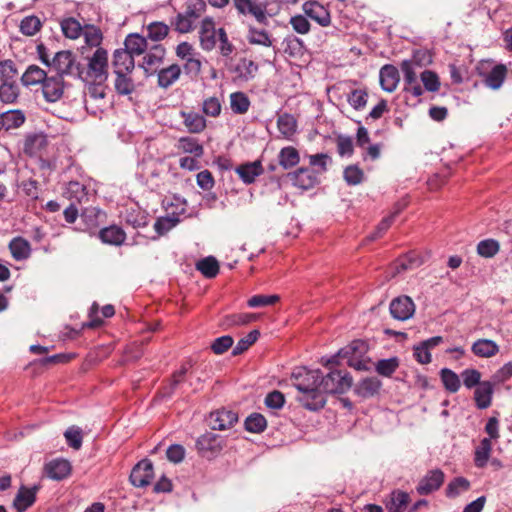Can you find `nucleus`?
Instances as JSON below:
<instances>
[{
  "instance_id": "f257e3e1",
  "label": "nucleus",
  "mask_w": 512,
  "mask_h": 512,
  "mask_svg": "<svg viewBox=\"0 0 512 512\" xmlns=\"http://www.w3.org/2000/svg\"><path fill=\"white\" fill-rule=\"evenodd\" d=\"M293 385L299 394L296 399L308 410L316 411L324 407L326 397L322 396L320 390L321 371L310 370L305 367L297 368L292 373Z\"/></svg>"
},
{
  "instance_id": "f03ea898",
  "label": "nucleus",
  "mask_w": 512,
  "mask_h": 512,
  "mask_svg": "<svg viewBox=\"0 0 512 512\" xmlns=\"http://www.w3.org/2000/svg\"><path fill=\"white\" fill-rule=\"evenodd\" d=\"M85 83L105 84L108 79V52L98 47L94 53L87 57V67H80V77Z\"/></svg>"
},
{
  "instance_id": "7ed1b4c3",
  "label": "nucleus",
  "mask_w": 512,
  "mask_h": 512,
  "mask_svg": "<svg viewBox=\"0 0 512 512\" xmlns=\"http://www.w3.org/2000/svg\"><path fill=\"white\" fill-rule=\"evenodd\" d=\"M205 0H187L185 10L176 15L172 25L177 32L186 34L194 30L196 22L206 11Z\"/></svg>"
},
{
  "instance_id": "20e7f679",
  "label": "nucleus",
  "mask_w": 512,
  "mask_h": 512,
  "mask_svg": "<svg viewBox=\"0 0 512 512\" xmlns=\"http://www.w3.org/2000/svg\"><path fill=\"white\" fill-rule=\"evenodd\" d=\"M319 385L322 396L326 397L327 394H342L350 389L352 378L346 371L334 370L325 376L321 373Z\"/></svg>"
},
{
  "instance_id": "39448f33",
  "label": "nucleus",
  "mask_w": 512,
  "mask_h": 512,
  "mask_svg": "<svg viewBox=\"0 0 512 512\" xmlns=\"http://www.w3.org/2000/svg\"><path fill=\"white\" fill-rule=\"evenodd\" d=\"M80 63L76 61L71 51L63 50L57 52L51 60V68L56 71L61 78L64 76L80 77Z\"/></svg>"
},
{
  "instance_id": "423d86ee",
  "label": "nucleus",
  "mask_w": 512,
  "mask_h": 512,
  "mask_svg": "<svg viewBox=\"0 0 512 512\" xmlns=\"http://www.w3.org/2000/svg\"><path fill=\"white\" fill-rule=\"evenodd\" d=\"M488 64H490V61H485L477 68L478 75L487 88L499 90L505 82L508 69L504 64H496L490 70H487L485 66Z\"/></svg>"
},
{
  "instance_id": "0eeeda50",
  "label": "nucleus",
  "mask_w": 512,
  "mask_h": 512,
  "mask_svg": "<svg viewBox=\"0 0 512 512\" xmlns=\"http://www.w3.org/2000/svg\"><path fill=\"white\" fill-rule=\"evenodd\" d=\"M86 84L87 88L84 96L85 108L89 113L97 115L99 112H102L106 106V86L105 84L99 83Z\"/></svg>"
},
{
  "instance_id": "6e6552de",
  "label": "nucleus",
  "mask_w": 512,
  "mask_h": 512,
  "mask_svg": "<svg viewBox=\"0 0 512 512\" xmlns=\"http://www.w3.org/2000/svg\"><path fill=\"white\" fill-rule=\"evenodd\" d=\"M235 9L240 15H250L260 24H265L267 18V5L258 0H233Z\"/></svg>"
},
{
  "instance_id": "1a4fd4ad",
  "label": "nucleus",
  "mask_w": 512,
  "mask_h": 512,
  "mask_svg": "<svg viewBox=\"0 0 512 512\" xmlns=\"http://www.w3.org/2000/svg\"><path fill=\"white\" fill-rule=\"evenodd\" d=\"M404 79V91L412 94L414 97H419L423 94V89L418 82L417 70L415 67V61L403 60L400 65Z\"/></svg>"
},
{
  "instance_id": "9d476101",
  "label": "nucleus",
  "mask_w": 512,
  "mask_h": 512,
  "mask_svg": "<svg viewBox=\"0 0 512 512\" xmlns=\"http://www.w3.org/2000/svg\"><path fill=\"white\" fill-rule=\"evenodd\" d=\"M166 55V49L161 44H156L150 47L143 57L142 64L140 65L144 71L151 75L156 73L160 66L163 64Z\"/></svg>"
},
{
  "instance_id": "9b49d317",
  "label": "nucleus",
  "mask_w": 512,
  "mask_h": 512,
  "mask_svg": "<svg viewBox=\"0 0 512 512\" xmlns=\"http://www.w3.org/2000/svg\"><path fill=\"white\" fill-rule=\"evenodd\" d=\"M199 39L201 48L205 51H212L217 44L218 29L212 17H205L201 21L199 29Z\"/></svg>"
},
{
  "instance_id": "f8f14e48",
  "label": "nucleus",
  "mask_w": 512,
  "mask_h": 512,
  "mask_svg": "<svg viewBox=\"0 0 512 512\" xmlns=\"http://www.w3.org/2000/svg\"><path fill=\"white\" fill-rule=\"evenodd\" d=\"M196 447L202 456L209 457L222 450V439L215 433L207 432L197 439Z\"/></svg>"
},
{
  "instance_id": "ddd939ff",
  "label": "nucleus",
  "mask_w": 512,
  "mask_h": 512,
  "mask_svg": "<svg viewBox=\"0 0 512 512\" xmlns=\"http://www.w3.org/2000/svg\"><path fill=\"white\" fill-rule=\"evenodd\" d=\"M153 477L152 463L149 460H142L131 471L130 481L135 487H145L151 483Z\"/></svg>"
},
{
  "instance_id": "4468645a",
  "label": "nucleus",
  "mask_w": 512,
  "mask_h": 512,
  "mask_svg": "<svg viewBox=\"0 0 512 512\" xmlns=\"http://www.w3.org/2000/svg\"><path fill=\"white\" fill-rule=\"evenodd\" d=\"M389 308L392 317L401 321L411 318L415 312L414 302L408 296L393 299Z\"/></svg>"
},
{
  "instance_id": "2eb2a0df",
  "label": "nucleus",
  "mask_w": 512,
  "mask_h": 512,
  "mask_svg": "<svg viewBox=\"0 0 512 512\" xmlns=\"http://www.w3.org/2000/svg\"><path fill=\"white\" fill-rule=\"evenodd\" d=\"M288 178L291 180L293 186L301 190H310L318 183L315 172L309 168H299L289 173Z\"/></svg>"
},
{
  "instance_id": "dca6fc26",
  "label": "nucleus",
  "mask_w": 512,
  "mask_h": 512,
  "mask_svg": "<svg viewBox=\"0 0 512 512\" xmlns=\"http://www.w3.org/2000/svg\"><path fill=\"white\" fill-rule=\"evenodd\" d=\"M64 92L63 78L59 76H51L42 83L43 97L47 102L55 103L61 99Z\"/></svg>"
},
{
  "instance_id": "f3484780",
  "label": "nucleus",
  "mask_w": 512,
  "mask_h": 512,
  "mask_svg": "<svg viewBox=\"0 0 512 512\" xmlns=\"http://www.w3.org/2000/svg\"><path fill=\"white\" fill-rule=\"evenodd\" d=\"M444 482V473L440 469L431 470L419 482L417 492L427 495L438 490Z\"/></svg>"
},
{
  "instance_id": "a211bd4d",
  "label": "nucleus",
  "mask_w": 512,
  "mask_h": 512,
  "mask_svg": "<svg viewBox=\"0 0 512 512\" xmlns=\"http://www.w3.org/2000/svg\"><path fill=\"white\" fill-rule=\"evenodd\" d=\"M238 421V416L231 410H218L210 414L209 425L213 430H226Z\"/></svg>"
},
{
  "instance_id": "6ab92c4d",
  "label": "nucleus",
  "mask_w": 512,
  "mask_h": 512,
  "mask_svg": "<svg viewBox=\"0 0 512 512\" xmlns=\"http://www.w3.org/2000/svg\"><path fill=\"white\" fill-rule=\"evenodd\" d=\"M303 11L306 16L323 27L328 26L331 22L328 10L316 1L305 2L303 4Z\"/></svg>"
},
{
  "instance_id": "aec40b11",
  "label": "nucleus",
  "mask_w": 512,
  "mask_h": 512,
  "mask_svg": "<svg viewBox=\"0 0 512 512\" xmlns=\"http://www.w3.org/2000/svg\"><path fill=\"white\" fill-rule=\"evenodd\" d=\"M71 469V464L66 459H54L48 462L44 467L47 477L56 481H60L68 477L71 473Z\"/></svg>"
},
{
  "instance_id": "412c9836",
  "label": "nucleus",
  "mask_w": 512,
  "mask_h": 512,
  "mask_svg": "<svg viewBox=\"0 0 512 512\" xmlns=\"http://www.w3.org/2000/svg\"><path fill=\"white\" fill-rule=\"evenodd\" d=\"M112 66L114 73H132L135 68L134 56L123 48L113 53Z\"/></svg>"
},
{
  "instance_id": "4be33fe9",
  "label": "nucleus",
  "mask_w": 512,
  "mask_h": 512,
  "mask_svg": "<svg viewBox=\"0 0 512 512\" xmlns=\"http://www.w3.org/2000/svg\"><path fill=\"white\" fill-rule=\"evenodd\" d=\"M297 120L291 114L284 113L277 118V128L280 136L288 141H292L297 133Z\"/></svg>"
},
{
  "instance_id": "5701e85b",
  "label": "nucleus",
  "mask_w": 512,
  "mask_h": 512,
  "mask_svg": "<svg viewBox=\"0 0 512 512\" xmlns=\"http://www.w3.org/2000/svg\"><path fill=\"white\" fill-rule=\"evenodd\" d=\"M380 84L384 91L393 92L399 83V72L393 65H385L380 70Z\"/></svg>"
},
{
  "instance_id": "b1692460",
  "label": "nucleus",
  "mask_w": 512,
  "mask_h": 512,
  "mask_svg": "<svg viewBox=\"0 0 512 512\" xmlns=\"http://www.w3.org/2000/svg\"><path fill=\"white\" fill-rule=\"evenodd\" d=\"M180 115L188 132L199 134L205 130L207 126L206 119L201 114L194 111H181Z\"/></svg>"
},
{
  "instance_id": "393cba45",
  "label": "nucleus",
  "mask_w": 512,
  "mask_h": 512,
  "mask_svg": "<svg viewBox=\"0 0 512 512\" xmlns=\"http://www.w3.org/2000/svg\"><path fill=\"white\" fill-rule=\"evenodd\" d=\"M181 72V67L178 64L159 69L157 71L158 86L164 89L169 88L179 80Z\"/></svg>"
},
{
  "instance_id": "a878e982",
  "label": "nucleus",
  "mask_w": 512,
  "mask_h": 512,
  "mask_svg": "<svg viewBox=\"0 0 512 512\" xmlns=\"http://www.w3.org/2000/svg\"><path fill=\"white\" fill-rule=\"evenodd\" d=\"M123 49L134 57L140 56L148 49L147 38L138 33H131L126 36Z\"/></svg>"
},
{
  "instance_id": "bb28decb",
  "label": "nucleus",
  "mask_w": 512,
  "mask_h": 512,
  "mask_svg": "<svg viewBox=\"0 0 512 512\" xmlns=\"http://www.w3.org/2000/svg\"><path fill=\"white\" fill-rule=\"evenodd\" d=\"M494 392L493 384L489 381H483L476 387L474 400L479 409H486L491 405Z\"/></svg>"
},
{
  "instance_id": "cd10ccee",
  "label": "nucleus",
  "mask_w": 512,
  "mask_h": 512,
  "mask_svg": "<svg viewBox=\"0 0 512 512\" xmlns=\"http://www.w3.org/2000/svg\"><path fill=\"white\" fill-rule=\"evenodd\" d=\"M235 171L244 183L251 184L263 173V167L260 161H254L238 166Z\"/></svg>"
},
{
  "instance_id": "c85d7f7f",
  "label": "nucleus",
  "mask_w": 512,
  "mask_h": 512,
  "mask_svg": "<svg viewBox=\"0 0 512 512\" xmlns=\"http://www.w3.org/2000/svg\"><path fill=\"white\" fill-rule=\"evenodd\" d=\"M99 238L105 244L119 246L124 243L126 233L118 226L112 225L100 230Z\"/></svg>"
},
{
  "instance_id": "c756f323",
  "label": "nucleus",
  "mask_w": 512,
  "mask_h": 512,
  "mask_svg": "<svg viewBox=\"0 0 512 512\" xmlns=\"http://www.w3.org/2000/svg\"><path fill=\"white\" fill-rule=\"evenodd\" d=\"M409 501L410 496L408 493L401 490H394L390 493L385 505L389 512H403Z\"/></svg>"
},
{
  "instance_id": "7c9ffc66",
  "label": "nucleus",
  "mask_w": 512,
  "mask_h": 512,
  "mask_svg": "<svg viewBox=\"0 0 512 512\" xmlns=\"http://www.w3.org/2000/svg\"><path fill=\"white\" fill-rule=\"evenodd\" d=\"M26 116L21 110H9L0 115V124L6 131L21 127Z\"/></svg>"
},
{
  "instance_id": "2f4dec72",
  "label": "nucleus",
  "mask_w": 512,
  "mask_h": 512,
  "mask_svg": "<svg viewBox=\"0 0 512 512\" xmlns=\"http://www.w3.org/2000/svg\"><path fill=\"white\" fill-rule=\"evenodd\" d=\"M472 352L481 358H490L499 352V346L490 339H478L471 347Z\"/></svg>"
},
{
  "instance_id": "473e14b6",
  "label": "nucleus",
  "mask_w": 512,
  "mask_h": 512,
  "mask_svg": "<svg viewBox=\"0 0 512 512\" xmlns=\"http://www.w3.org/2000/svg\"><path fill=\"white\" fill-rule=\"evenodd\" d=\"M47 78L45 70L37 65H29L21 77V83L25 87L42 84Z\"/></svg>"
},
{
  "instance_id": "72a5a7b5",
  "label": "nucleus",
  "mask_w": 512,
  "mask_h": 512,
  "mask_svg": "<svg viewBox=\"0 0 512 512\" xmlns=\"http://www.w3.org/2000/svg\"><path fill=\"white\" fill-rule=\"evenodd\" d=\"M36 500V488L21 487L14 499V507L18 512H24Z\"/></svg>"
},
{
  "instance_id": "f704fd0d",
  "label": "nucleus",
  "mask_w": 512,
  "mask_h": 512,
  "mask_svg": "<svg viewBox=\"0 0 512 512\" xmlns=\"http://www.w3.org/2000/svg\"><path fill=\"white\" fill-rule=\"evenodd\" d=\"M12 257L15 260L21 261L27 259L31 254L30 243L21 237H16L11 240L9 244Z\"/></svg>"
},
{
  "instance_id": "c9c22d12",
  "label": "nucleus",
  "mask_w": 512,
  "mask_h": 512,
  "mask_svg": "<svg viewBox=\"0 0 512 512\" xmlns=\"http://www.w3.org/2000/svg\"><path fill=\"white\" fill-rule=\"evenodd\" d=\"M492 442L489 438H483L474 452V463L478 468H484L491 456Z\"/></svg>"
},
{
  "instance_id": "e433bc0d",
  "label": "nucleus",
  "mask_w": 512,
  "mask_h": 512,
  "mask_svg": "<svg viewBox=\"0 0 512 512\" xmlns=\"http://www.w3.org/2000/svg\"><path fill=\"white\" fill-rule=\"evenodd\" d=\"M20 95V88L17 81L0 82V102L13 104Z\"/></svg>"
},
{
  "instance_id": "4c0bfd02",
  "label": "nucleus",
  "mask_w": 512,
  "mask_h": 512,
  "mask_svg": "<svg viewBox=\"0 0 512 512\" xmlns=\"http://www.w3.org/2000/svg\"><path fill=\"white\" fill-rule=\"evenodd\" d=\"M278 161L283 169L288 170L300 162V154L296 148L287 146L280 150Z\"/></svg>"
},
{
  "instance_id": "58836bf2",
  "label": "nucleus",
  "mask_w": 512,
  "mask_h": 512,
  "mask_svg": "<svg viewBox=\"0 0 512 512\" xmlns=\"http://www.w3.org/2000/svg\"><path fill=\"white\" fill-rule=\"evenodd\" d=\"M247 40L252 45H260L263 47H271L273 39L264 29H258L250 26L247 33Z\"/></svg>"
},
{
  "instance_id": "ea45409f",
  "label": "nucleus",
  "mask_w": 512,
  "mask_h": 512,
  "mask_svg": "<svg viewBox=\"0 0 512 512\" xmlns=\"http://www.w3.org/2000/svg\"><path fill=\"white\" fill-rule=\"evenodd\" d=\"M196 268L207 278H214L219 272V263L213 256L205 257L199 260Z\"/></svg>"
},
{
  "instance_id": "a19ab883",
  "label": "nucleus",
  "mask_w": 512,
  "mask_h": 512,
  "mask_svg": "<svg viewBox=\"0 0 512 512\" xmlns=\"http://www.w3.org/2000/svg\"><path fill=\"white\" fill-rule=\"evenodd\" d=\"M250 107V100L243 92L230 94V108L235 114H245Z\"/></svg>"
},
{
  "instance_id": "79ce46f5",
  "label": "nucleus",
  "mask_w": 512,
  "mask_h": 512,
  "mask_svg": "<svg viewBox=\"0 0 512 512\" xmlns=\"http://www.w3.org/2000/svg\"><path fill=\"white\" fill-rule=\"evenodd\" d=\"M147 39L158 42L165 39L169 33V26L164 22L155 21L147 25Z\"/></svg>"
},
{
  "instance_id": "37998d69",
  "label": "nucleus",
  "mask_w": 512,
  "mask_h": 512,
  "mask_svg": "<svg viewBox=\"0 0 512 512\" xmlns=\"http://www.w3.org/2000/svg\"><path fill=\"white\" fill-rule=\"evenodd\" d=\"M257 70L258 66L252 60L246 58L241 59L235 68L238 78L244 81L254 78Z\"/></svg>"
},
{
  "instance_id": "c03bdc74",
  "label": "nucleus",
  "mask_w": 512,
  "mask_h": 512,
  "mask_svg": "<svg viewBox=\"0 0 512 512\" xmlns=\"http://www.w3.org/2000/svg\"><path fill=\"white\" fill-rule=\"evenodd\" d=\"M65 195L74 202L82 203L87 199V190L83 184L70 181L66 187Z\"/></svg>"
},
{
  "instance_id": "a18cd8bd",
  "label": "nucleus",
  "mask_w": 512,
  "mask_h": 512,
  "mask_svg": "<svg viewBox=\"0 0 512 512\" xmlns=\"http://www.w3.org/2000/svg\"><path fill=\"white\" fill-rule=\"evenodd\" d=\"M177 147L179 150L185 153L193 154L195 157H201L204 153L203 146L199 144L195 138L192 137L180 138Z\"/></svg>"
},
{
  "instance_id": "49530a36",
  "label": "nucleus",
  "mask_w": 512,
  "mask_h": 512,
  "mask_svg": "<svg viewBox=\"0 0 512 512\" xmlns=\"http://www.w3.org/2000/svg\"><path fill=\"white\" fill-rule=\"evenodd\" d=\"M116 75L115 79V89L118 94L121 95H129L134 91V82L130 77L131 73H114Z\"/></svg>"
},
{
  "instance_id": "de8ad7c7",
  "label": "nucleus",
  "mask_w": 512,
  "mask_h": 512,
  "mask_svg": "<svg viewBox=\"0 0 512 512\" xmlns=\"http://www.w3.org/2000/svg\"><path fill=\"white\" fill-rule=\"evenodd\" d=\"M470 488V482L464 477H456L446 487V496L449 498H455L462 492L468 491Z\"/></svg>"
},
{
  "instance_id": "09e8293b",
  "label": "nucleus",
  "mask_w": 512,
  "mask_h": 512,
  "mask_svg": "<svg viewBox=\"0 0 512 512\" xmlns=\"http://www.w3.org/2000/svg\"><path fill=\"white\" fill-rule=\"evenodd\" d=\"M380 387V381L375 377H371L362 380L359 383L357 390L362 397H372L378 393Z\"/></svg>"
},
{
  "instance_id": "8fccbe9b",
  "label": "nucleus",
  "mask_w": 512,
  "mask_h": 512,
  "mask_svg": "<svg viewBox=\"0 0 512 512\" xmlns=\"http://www.w3.org/2000/svg\"><path fill=\"white\" fill-rule=\"evenodd\" d=\"M441 380L444 387L451 393H455L460 388L459 376L448 368H443L440 371Z\"/></svg>"
},
{
  "instance_id": "3c124183",
  "label": "nucleus",
  "mask_w": 512,
  "mask_h": 512,
  "mask_svg": "<svg viewBox=\"0 0 512 512\" xmlns=\"http://www.w3.org/2000/svg\"><path fill=\"white\" fill-rule=\"evenodd\" d=\"M403 208H404V205H397L395 207V210L389 216L382 219V221L378 224L375 232H373L370 235V239L375 240V239L379 238L381 235H383L389 229V227L392 225L395 217L400 213V211Z\"/></svg>"
},
{
  "instance_id": "603ef678",
  "label": "nucleus",
  "mask_w": 512,
  "mask_h": 512,
  "mask_svg": "<svg viewBox=\"0 0 512 512\" xmlns=\"http://www.w3.org/2000/svg\"><path fill=\"white\" fill-rule=\"evenodd\" d=\"M256 318L257 317H256L255 314H250V313L227 315L224 318L222 325L225 328H230V327H233V326L245 325V324H248V323L256 320Z\"/></svg>"
},
{
  "instance_id": "864d4df0",
  "label": "nucleus",
  "mask_w": 512,
  "mask_h": 512,
  "mask_svg": "<svg viewBox=\"0 0 512 512\" xmlns=\"http://www.w3.org/2000/svg\"><path fill=\"white\" fill-rule=\"evenodd\" d=\"M347 101L355 110H363L368 102V93L363 89H354L348 94Z\"/></svg>"
},
{
  "instance_id": "5fc2aeb1",
  "label": "nucleus",
  "mask_w": 512,
  "mask_h": 512,
  "mask_svg": "<svg viewBox=\"0 0 512 512\" xmlns=\"http://www.w3.org/2000/svg\"><path fill=\"white\" fill-rule=\"evenodd\" d=\"M267 426L265 417L259 413H253L245 420V428L252 433H261Z\"/></svg>"
},
{
  "instance_id": "6e6d98bb",
  "label": "nucleus",
  "mask_w": 512,
  "mask_h": 512,
  "mask_svg": "<svg viewBox=\"0 0 512 512\" xmlns=\"http://www.w3.org/2000/svg\"><path fill=\"white\" fill-rule=\"evenodd\" d=\"M63 34L70 39H77L82 34L80 23L74 18H67L61 22Z\"/></svg>"
},
{
  "instance_id": "4d7b16f0",
  "label": "nucleus",
  "mask_w": 512,
  "mask_h": 512,
  "mask_svg": "<svg viewBox=\"0 0 512 512\" xmlns=\"http://www.w3.org/2000/svg\"><path fill=\"white\" fill-rule=\"evenodd\" d=\"M259 335L260 332L256 329L250 331L245 337L241 338L237 342L236 346L233 348L232 354L237 356L245 352L252 344L257 341Z\"/></svg>"
},
{
  "instance_id": "13d9d810",
  "label": "nucleus",
  "mask_w": 512,
  "mask_h": 512,
  "mask_svg": "<svg viewBox=\"0 0 512 512\" xmlns=\"http://www.w3.org/2000/svg\"><path fill=\"white\" fill-rule=\"evenodd\" d=\"M18 70L12 60L0 62V82L17 81Z\"/></svg>"
},
{
  "instance_id": "bf43d9fd",
  "label": "nucleus",
  "mask_w": 512,
  "mask_h": 512,
  "mask_svg": "<svg viewBox=\"0 0 512 512\" xmlns=\"http://www.w3.org/2000/svg\"><path fill=\"white\" fill-rule=\"evenodd\" d=\"M499 243L494 239L482 240L477 245V252L480 256L491 258L499 251Z\"/></svg>"
},
{
  "instance_id": "052dcab7",
  "label": "nucleus",
  "mask_w": 512,
  "mask_h": 512,
  "mask_svg": "<svg viewBox=\"0 0 512 512\" xmlns=\"http://www.w3.org/2000/svg\"><path fill=\"white\" fill-rule=\"evenodd\" d=\"M179 223V218L175 215L160 217L154 224V229L158 235H164Z\"/></svg>"
},
{
  "instance_id": "680f3d73",
  "label": "nucleus",
  "mask_w": 512,
  "mask_h": 512,
  "mask_svg": "<svg viewBox=\"0 0 512 512\" xmlns=\"http://www.w3.org/2000/svg\"><path fill=\"white\" fill-rule=\"evenodd\" d=\"M41 28V21L36 16H27L20 23V31L26 36L35 35Z\"/></svg>"
},
{
  "instance_id": "e2e57ef3",
  "label": "nucleus",
  "mask_w": 512,
  "mask_h": 512,
  "mask_svg": "<svg viewBox=\"0 0 512 512\" xmlns=\"http://www.w3.org/2000/svg\"><path fill=\"white\" fill-rule=\"evenodd\" d=\"M65 439L70 447L78 450L82 446L83 434L81 428L77 426L69 427L64 433Z\"/></svg>"
},
{
  "instance_id": "0e129e2a",
  "label": "nucleus",
  "mask_w": 512,
  "mask_h": 512,
  "mask_svg": "<svg viewBox=\"0 0 512 512\" xmlns=\"http://www.w3.org/2000/svg\"><path fill=\"white\" fill-rule=\"evenodd\" d=\"M85 42L90 47H100L102 42L101 30L95 26H86L83 30Z\"/></svg>"
},
{
  "instance_id": "69168bd1",
  "label": "nucleus",
  "mask_w": 512,
  "mask_h": 512,
  "mask_svg": "<svg viewBox=\"0 0 512 512\" xmlns=\"http://www.w3.org/2000/svg\"><path fill=\"white\" fill-rule=\"evenodd\" d=\"M423 263V259H421L416 254H409L404 258H401L396 263L397 272L406 271L408 269H413L420 266Z\"/></svg>"
},
{
  "instance_id": "338daca9",
  "label": "nucleus",
  "mask_w": 512,
  "mask_h": 512,
  "mask_svg": "<svg viewBox=\"0 0 512 512\" xmlns=\"http://www.w3.org/2000/svg\"><path fill=\"white\" fill-rule=\"evenodd\" d=\"M364 177L363 171L357 165H350L344 170V179L348 185H358Z\"/></svg>"
},
{
  "instance_id": "774afa93",
  "label": "nucleus",
  "mask_w": 512,
  "mask_h": 512,
  "mask_svg": "<svg viewBox=\"0 0 512 512\" xmlns=\"http://www.w3.org/2000/svg\"><path fill=\"white\" fill-rule=\"evenodd\" d=\"M421 81L426 90L436 92L439 90L440 81L437 74L430 70H425L421 73Z\"/></svg>"
}]
</instances>
